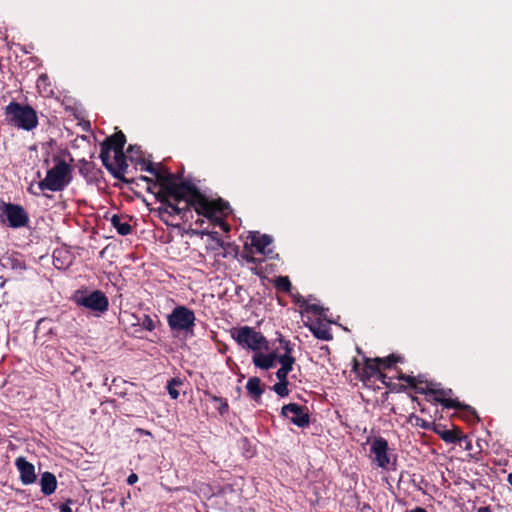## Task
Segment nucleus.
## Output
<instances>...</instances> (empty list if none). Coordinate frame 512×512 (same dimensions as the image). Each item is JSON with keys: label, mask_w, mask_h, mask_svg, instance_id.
I'll list each match as a JSON object with an SVG mask.
<instances>
[{"label": "nucleus", "mask_w": 512, "mask_h": 512, "mask_svg": "<svg viewBox=\"0 0 512 512\" xmlns=\"http://www.w3.org/2000/svg\"><path fill=\"white\" fill-rule=\"evenodd\" d=\"M248 393L254 397L259 398L262 394L261 381L257 377L250 378L246 384Z\"/></svg>", "instance_id": "a211bd4d"}, {"label": "nucleus", "mask_w": 512, "mask_h": 512, "mask_svg": "<svg viewBox=\"0 0 512 512\" xmlns=\"http://www.w3.org/2000/svg\"><path fill=\"white\" fill-rule=\"evenodd\" d=\"M429 390L436 394L435 400L443 404L445 407L449 408H467V406L462 405L456 400L445 398L447 394L451 393V390L444 391V390H438L435 388H429Z\"/></svg>", "instance_id": "f3484780"}, {"label": "nucleus", "mask_w": 512, "mask_h": 512, "mask_svg": "<svg viewBox=\"0 0 512 512\" xmlns=\"http://www.w3.org/2000/svg\"><path fill=\"white\" fill-rule=\"evenodd\" d=\"M273 390L281 397H285L289 394L288 382H278L273 386Z\"/></svg>", "instance_id": "b1692460"}, {"label": "nucleus", "mask_w": 512, "mask_h": 512, "mask_svg": "<svg viewBox=\"0 0 512 512\" xmlns=\"http://www.w3.org/2000/svg\"><path fill=\"white\" fill-rule=\"evenodd\" d=\"M508 482L512 486V473L508 475Z\"/></svg>", "instance_id": "72a5a7b5"}, {"label": "nucleus", "mask_w": 512, "mask_h": 512, "mask_svg": "<svg viewBox=\"0 0 512 512\" xmlns=\"http://www.w3.org/2000/svg\"><path fill=\"white\" fill-rule=\"evenodd\" d=\"M0 222L12 228H19L26 225L28 216L21 206L3 203L0 205Z\"/></svg>", "instance_id": "0eeeda50"}, {"label": "nucleus", "mask_w": 512, "mask_h": 512, "mask_svg": "<svg viewBox=\"0 0 512 512\" xmlns=\"http://www.w3.org/2000/svg\"><path fill=\"white\" fill-rule=\"evenodd\" d=\"M15 465L20 473L22 484L30 485L36 481L35 467L32 463L28 462L24 457H18L15 460Z\"/></svg>", "instance_id": "9b49d317"}, {"label": "nucleus", "mask_w": 512, "mask_h": 512, "mask_svg": "<svg viewBox=\"0 0 512 512\" xmlns=\"http://www.w3.org/2000/svg\"><path fill=\"white\" fill-rule=\"evenodd\" d=\"M138 324L147 331H153L156 327V322L149 315H144L139 319Z\"/></svg>", "instance_id": "4be33fe9"}, {"label": "nucleus", "mask_w": 512, "mask_h": 512, "mask_svg": "<svg viewBox=\"0 0 512 512\" xmlns=\"http://www.w3.org/2000/svg\"><path fill=\"white\" fill-rule=\"evenodd\" d=\"M75 303L92 311L95 315H100L108 310L109 301L106 295L99 290L92 292L78 291L74 296Z\"/></svg>", "instance_id": "39448f33"}, {"label": "nucleus", "mask_w": 512, "mask_h": 512, "mask_svg": "<svg viewBox=\"0 0 512 512\" xmlns=\"http://www.w3.org/2000/svg\"><path fill=\"white\" fill-rule=\"evenodd\" d=\"M7 112L14 125L24 130H32L38 123L35 111L28 106L11 104L7 107Z\"/></svg>", "instance_id": "423d86ee"}, {"label": "nucleus", "mask_w": 512, "mask_h": 512, "mask_svg": "<svg viewBox=\"0 0 512 512\" xmlns=\"http://www.w3.org/2000/svg\"><path fill=\"white\" fill-rule=\"evenodd\" d=\"M440 435L441 438L448 443H454L459 439L458 433L452 430H445L441 432Z\"/></svg>", "instance_id": "a878e982"}, {"label": "nucleus", "mask_w": 512, "mask_h": 512, "mask_svg": "<svg viewBox=\"0 0 512 512\" xmlns=\"http://www.w3.org/2000/svg\"><path fill=\"white\" fill-rule=\"evenodd\" d=\"M406 512H427V511L424 508L416 507V508L406 511Z\"/></svg>", "instance_id": "2f4dec72"}, {"label": "nucleus", "mask_w": 512, "mask_h": 512, "mask_svg": "<svg viewBox=\"0 0 512 512\" xmlns=\"http://www.w3.org/2000/svg\"><path fill=\"white\" fill-rule=\"evenodd\" d=\"M41 492L45 495H51L57 487V480L54 474L44 472L40 478Z\"/></svg>", "instance_id": "dca6fc26"}, {"label": "nucleus", "mask_w": 512, "mask_h": 512, "mask_svg": "<svg viewBox=\"0 0 512 512\" xmlns=\"http://www.w3.org/2000/svg\"><path fill=\"white\" fill-rule=\"evenodd\" d=\"M138 481V476L135 473H132L127 478V483L129 485H133Z\"/></svg>", "instance_id": "c756f323"}, {"label": "nucleus", "mask_w": 512, "mask_h": 512, "mask_svg": "<svg viewBox=\"0 0 512 512\" xmlns=\"http://www.w3.org/2000/svg\"><path fill=\"white\" fill-rule=\"evenodd\" d=\"M111 224L120 235H128L131 232V226L127 222H122L121 218L117 215L112 216Z\"/></svg>", "instance_id": "6ab92c4d"}, {"label": "nucleus", "mask_w": 512, "mask_h": 512, "mask_svg": "<svg viewBox=\"0 0 512 512\" xmlns=\"http://www.w3.org/2000/svg\"><path fill=\"white\" fill-rule=\"evenodd\" d=\"M143 169L156 179L152 182L148 177H141L142 180L151 183L148 190L160 201L159 210L162 214L184 218L186 212L193 208L198 215L205 217L214 225L220 226L226 232L229 230V226L223 222V218L229 213L227 203L222 200H209L193 185L179 183L177 177L160 164L150 163Z\"/></svg>", "instance_id": "f257e3e1"}, {"label": "nucleus", "mask_w": 512, "mask_h": 512, "mask_svg": "<svg viewBox=\"0 0 512 512\" xmlns=\"http://www.w3.org/2000/svg\"><path fill=\"white\" fill-rule=\"evenodd\" d=\"M309 328L315 337L322 339V340L331 339V333L329 332V330L327 329L326 326L318 324V325H310Z\"/></svg>", "instance_id": "aec40b11"}, {"label": "nucleus", "mask_w": 512, "mask_h": 512, "mask_svg": "<svg viewBox=\"0 0 512 512\" xmlns=\"http://www.w3.org/2000/svg\"><path fill=\"white\" fill-rule=\"evenodd\" d=\"M202 234L207 237L205 240L207 251L213 252L215 257H226L225 244L216 236L217 233L202 232Z\"/></svg>", "instance_id": "4468645a"}, {"label": "nucleus", "mask_w": 512, "mask_h": 512, "mask_svg": "<svg viewBox=\"0 0 512 512\" xmlns=\"http://www.w3.org/2000/svg\"><path fill=\"white\" fill-rule=\"evenodd\" d=\"M232 338L243 348L254 352L267 350L268 342L265 337L254 328L242 326L231 331Z\"/></svg>", "instance_id": "7ed1b4c3"}, {"label": "nucleus", "mask_w": 512, "mask_h": 512, "mask_svg": "<svg viewBox=\"0 0 512 512\" xmlns=\"http://www.w3.org/2000/svg\"><path fill=\"white\" fill-rule=\"evenodd\" d=\"M125 142V135L118 132L103 143L100 157L106 167L110 166L112 159L115 160L116 164H121L124 161L123 147Z\"/></svg>", "instance_id": "20e7f679"}, {"label": "nucleus", "mask_w": 512, "mask_h": 512, "mask_svg": "<svg viewBox=\"0 0 512 512\" xmlns=\"http://www.w3.org/2000/svg\"><path fill=\"white\" fill-rule=\"evenodd\" d=\"M282 415L299 427H304L309 423V415L306 408L295 403L283 406Z\"/></svg>", "instance_id": "9d476101"}, {"label": "nucleus", "mask_w": 512, "mask_h": 512, "mask_svg": "<svg viewBox=\"0 0 512 512\" xmlns=\"http://www.w3.org/2000/svg\"><path fill=\"white\" fill-rule=\"evenodd\" d=\"M377 365L381 364L384 367H390L392 364L397 362V358L394 355H391L386 358H375L373 360Z\"/></svg>", "instance_id": "bb28decb"}, {"label": "nucleus", "mask_w": 512, "mask_h": 512, "mask_svg": "<svg viewBox=\"0 0 512 512\" xmlns=\"http://www.w3.org/2000/svg\"><path fill=\"white\" fill-rule=\"evenodd\" d=\"M285 350V354L278 358L281 368L277 371L276 376L280 382H287V375L295 363V359L290 355L291 349L288 347V344H286Z\"/></svg>", "instance_id": "ddd939ff"}, {"label": "nucleus", "mask_w": 512, "mask_h": 512, "mask_svg": "<svg viewBox=\"0 0 512 512\" xmlns=\"http://www.w3.org/2000/svg\"><path fill=\"white\" fill-rule=\"evenodd\" d=\"M211 400L216 402L218 405H217V410L219 411V413L221 415H223L224 413H226L228 411V403L226 400L218 397V396H211Z\"/></svg>", "instance_id": "5701e85b"}, {"label": "nucleus", "mask_w": 512, "mask_h": 512, "mask_svg": "<svg viewBox=\"0 0 512 512\" xmlns=\"http://www.w3.org/2000/svg\"><path fill=\"white\" fill-rule=\"evenodd\" d=\"M180 385H182V381L178 378H173L169 381L167 389L172 399H177L179 397V391L177 390V387Z\"/></svg>", "instance_id": "412c9836"}, {"label": "nucleus", "mask_w": 512, "mask_h": 512, "mask_svg": "<svg viewBox=\"0 0 512 512\" xmlns=\"http://www.w3.org/2000/svg\"><path fill=\"white\" fill-rule=\"evenodd\" d=\"M401 378H402V379H405V381H406L409 385L414 386V387H416V388H417L416 378H415V377H413V376H407V377L402 376Z\"/></svg>", "instance_id": "c85d7f7f"}, {"label": "nucleus", "mask_w": 512, "mask_h": 512, "mask_svg": "<svg viewBox=\"0 0 512 512\" xmlns=\"http://www.w3.org/2000/svg\"><path fill=\"white\" fill-rule=\"evenodd\" d=\"M388 450L387 441L381 437L374 439L371 443L370 451L374 455V461L385 470H389L394 465Z\"/></svg>", "instance_id": "1a4fd4ad"}, {"label": "nucleus", "mask_w": 512, "mask_h": 512, "mask_svg": "<svg viewBox=\"0 0 512 512\" xmlns=\"http://www.w3.org/2000/svg\"><path fill=\"white\" fill-rule=\"evenodd\" d=\"M194 322V312L185 306H177L168 316V324L172 330H190L194 326Z\"/></svg>", "instance_id": "6e6552de"}, {"label": "nucleus", "mask_w": 512, "mask_h": 512, "mask_svg": "<svg viewBox=\"0 0 512 512\" xmlns=\"http://www.w3.org/2000/svg\"><path fill=\"white\" fill-rule=\"evenodd\" d=\"M46 177L38 183L40 190L61 191L70 182L71 167L64 160L56 159Z\"/></svg>", "instance_id": "f03ea898"}, {"label": "nucleus", "mask_w": 512, "mask_h": 512, "mask_svg": "<svg viewBox=\"0 0 512 512\" xmlns=\"http://www.w3.org/2000/svg\"><path fill=\"white\" fill-rule=\"evenodd\" d=\"M279 357L275 353L263 354L260 351L255 352L253 363L261 369H269L275 365Z\"/></svg>", "instance_id": "2eb2a0df"}, {"label": "nucleus", "mask_w": 512, "mask_h": 512, "mask_svg": "<svg viewBox=\"0 0 512 512\" xmlns=\"http://www.w3.org/2000/svg\"><path fill=\"white\" fill-rule=\"evenodd\" d=\"M46 80V77L45 76H41L38 80V87H40V83L41 82H44Z\"/></svg>", "instance_id": "473e14b6"}, {"label": "nucleus", "mask_w": 512, "mask_h": 512, "mask_svg": "<svg viewBox=\"0 0 512 512\" xmlns=\"http://www.w3.org/2000/svg\"><path fill=\"white\" fill-rule=\"evenodd\" d=\"M306 309L307 310H311V311H313V312H315V313H317L319 315H322V312H323V309L320 306L316 305V304L307 305Z\"/></svg>", "instance_id": "cd10ccee"}, {"label": "nucleus", "mask_w": 512, "mask_h": 512, "mask_svg": "<svg viewBox=\"0 0 512 512\" xmlns=\"http://www.w3.org/2000/svg\"><path fill=\"white\" fill-rule=\"evenodd\" d=\"M251 245L256 248L257 252L263 255H271L273 248L271 246L272 239L270 236L260 234L259 232H252L250 235Z\"/></svg>", "instance_id": "f8f14e48"}, {"label": "nucleus", "mask_w": 512, "mask_h": 512, "mask_svg": "<svg viewBox=\"0 0 512 512\" xmlns=\"http://www.w3.org/2000/svg\"><path fill=\"white\" fill-rule=\"evenodd\" d=\"M61 512H72L71 508L67 505H62L60 507Z\"/></svg>", "instance_id": "7c9ffc66"}, {"label": "nucleus", "mask_w": 512, "mask_h": 512, "mask_svg": "<svg viewBox=\"0 0 512 512\" xmlns=\"http://www.w3.org/2000/svg\"><path fill=\"white\" fill-rule=\"evenodd\" d=\"M276 287L281 291H289L291 287L290 280L288 277H278L275 280Z\"/></svg>", "instance_id": "393cba45"}]
</instances>
